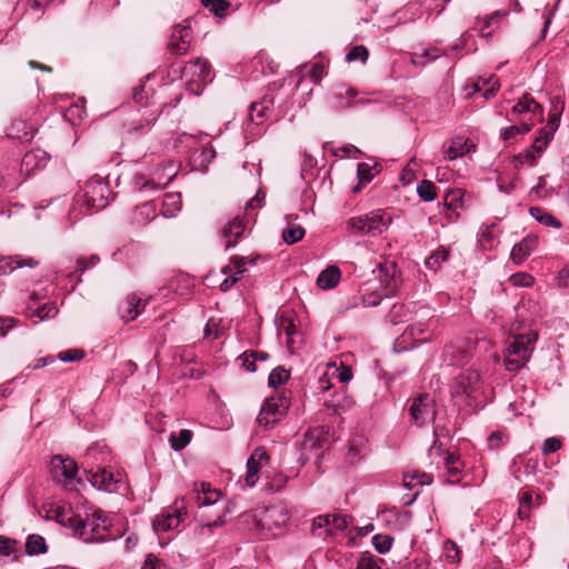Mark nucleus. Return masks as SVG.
<instances>
[{"label":"nucleus","instance_id":"obj_1","mask_svg":"<svg viewBox=\"0 0 569 569\" xmlns=\"http://www.w3.org/2000/svg\"><path fill=\"white\" fill-rule=\"evenodd\" d=\"M111 450L107 445L96 443L90 446L84 455L81 463V470L86 476V480L92 487L112 492L117 488L118 479L108 470Z\"/></svg>","mask_w":569,"mask_h":569},{"label":"nucleus","instance_id":"obj_2","mask_svg":"<svg viewBox=\"0 0 569 569\" xmlns=\"http://www.w3.org/2000/svg\"><path fill=\"white\" fill-rule=\"evenodd\" d=\"M289 520L287 506L281 502H274L258 507L251 515V537L264 540L270 537L279 536Z\"/></svg>","mask_w":569,"mask_h":569},{"label":"nucleus","instance_id":"obj_3","mask_svg":"<svg viewBox=\"0 0 569 569\" xmlns=\"http://www.w3.org/2000/svg\"><path fill=\"white\" fill-rule=\"evenodd\" d=\"M264 481L261 483V490L266 492H277L284 483V477L273 466L269 451L259 446L251 452V487L256 486L260 479Z\"/></svg>","mask_w":569,"mask_h":569},{"label":"nucleus","instance_id":"obj_4","mask_svg":"<svg viewBox=\"0 0 569 569\" xmlns=\"http://www.w3.org/2000/svg\"><path fill=\"white\" fill-rule=\"evenodd\" d=\"M168 76L172 77V80L186 78V90L193 96H200L204 87L212 81L211 67L201 58L190 60L184 66L170 62Z\"/></svg>","mask_w":569,"mask_h":569},{"label":"nucleus","instance_id":"obj_5","mask_svg":"<svg viewBox=\"0 0 569 569\" xmlns=\"http://www.w3.org/2000/svg\"><path fill=\"white\" fill-rule=\"evenodd\" d=\"M392 217L386 209H375L368 213L349 218L347 230L356 236L377 237L382 234L391 224Z\"/></svg>","mask_w":569,"mask_h":569},{"label":"nucleus","instance_id":"obj_6","mask_svg":"<svg viewBox=\"0 0 569 569\" xmlns=\"http://www.w3.org/2000/svg\"><path fill=\"white\" fill-rule=\"evenodd\" d=\"M80 467L68 455H54L50 460V475L54 482L61 483L68 491H78V486L84 485V479L79 477Z\"/></svg>","mask_w":569,"mask_h":569},{"label":"nucleus","instance_id":"obj_7","mask_svg":"<svg viewBox=\"0 0 569 569\" xmlns=\"http://www.w3.org/2000/svg\"><path fill=\"white\" fill-rule=\"evenodd\" d=\"M538 339L537 332L519 335L505 350V367L509 372H518L529 361L533 346Z\"/></svg>","mask_w":569,"mask_h":569},{"label":"nucleus","instance_id":"obj_8","mask_svg":"<svg viewBox=\"0 0 569 569\" xmlns=\"http://www.w3.org/2000/svg\"><path fill=\"white\" fill-rule=\"evenodd\" d=\"M192 20L193 18H187L172 27L166 47V61L188 53L193 39Z\"/></svg>","mask_w":569,"mask_h":569},{"label":"nucleus","instance_id":"obj_9","mask_svg":"<svg viewBox=\"0 0 569 569\" xmlns=\"http://www.w3.org/2000/svg\"><path fill=\"white\" fill-rule=\"evenodd\" d=\"M110 518L101 509L94 510L91 515L87 513L82 540L92 543L114 539L110 532Z\"/></svg>","mask_w":569,"mask_h":569},{"label":"nucleus","instance_id":"obj_10","mask_svg":"<svg viewBox=\"0 0 569 569\" xmlns=\"http://www.w3.org/2000/svg\"><path fill=\"white\" fill-rule=\"evenodd\" d=\"M187 516L188 509L184 499H176L173 505L170 507V510H163L152 521L153 530L157 532H167L176 529L180 522L186 520Z\"/></svg>","mask_w":569,"mask_h":569},{"label":"nucleus","instance_id":"obj_11","mask_svg":"<svg viewBox=\"0 0 569 569\" xmlns=\"http://www.w3.org/2000/svg\"><path fill=\"white\" fill-rule=\"evenodd\" d=\"M112 191L108 184L100 178H92L84 184L83 197L88 207L100 210L103 209L108 202Z\"/></svg>","mask_w":569,"mask_h":569},{"label":"nucleus","instance_id":"obj_12","mask_svg":"<svg viewBox=\"0 0 569 569\" xmlns=\"http://www.w3.org/2000/svg\"><path fill=\"white\" fill-rule=\"evenodd\" d=\"M435 400L427 393H419L411 401L409 415L411 420L419 427L428 423L435 416Z\"/></svg>","mask_w":569,"mask_h":569},{"label":"nucleus","instance_id":"obj_13","mask_svg":"<svg viewBox=\"0 0 569 569\" xmlns=\"http://www.w3.org/2000/svg\"><path fill=\"white\" fill-rule=\"evenodd\" d=\"M249 210V201L244 203V212L242 216L237 214L229 220L221 229L220 236L224 239V248L234 247L238 240L243 236L247 227V212Z\"/></svg>","mask_w":569,"mask_h":569},{"label":"nucleus","instance_id":"obj_14","mask_svg":"<svg viewBox=\"0 0 569 569\" xmlns=\"http://www.w3.org/2000/svg\"><path fill=\"white\" fill-rule=\"evenodd\" d=\"M50 159L51 156L43 149H32L24 153L20 164V173L26 178H29L43 170L48 166Z\"/></svg>","mask_w":569,"mask_h":569},{"label":"nucleus","instance_id":"obj_15","mask_svg":"<svg viewBox=\"0 0 569 569\" xmlns=\"http://www.w3.org/2000/svg\"><path fill=\"white\" fill-rule=\"evenodd\" d=\"M481 387V377L475 369L463 370L457 378L453 387V393L457 396L475 397Z\"/></svg>","mask_w":569,"mask_h":569},{"label":"nucleus","instance_id":"obj_16","mask_svg":"<svg viewBox=\"0 0 569 569\" xmlns=\"http://www.w3.org/2000/svg\"><path fill=\"white\" fill-rule=\"evenodd\" d=\"M328 430L325 427H317L309 429L305 433L303 441L301 443V449L305 452L315 451V457L320 459L323 455L325 448H327L328 439H327Z\"/></svg>","mask_w":569,"mask_h":569},{"label":"nucleus","instance_id":"obj_17","mask_svg":"<svg viewBox=\"0 0 569 569\" xmlns=\"http://www.w3.org/2000/svg\"><path fill=\"white\" fill-rule=\"evenodd\" d=\"M157 218V208L153 201H147L134 207L127 216V221L134 228H140Z\"/></svg>","mask_w":569,"mask_h":569},{"label":"nucleus","instance_id":"obj_18","mask_svg":"<svg viewBox=\"0 0 569 569\" xmlns=\"http://www.w3.org/2000/svg\"><path fill=\"white\" fill-rule=\"evenodd\" d=\"M279 67V63L276 62L268 52L260 50L251 58V78L256 80L260 76L276 74Z\"/></svg>","mask_w":569,"mask_h":569},{"label":"nucleus","instance_id":"obj_19","mask_svg":"<svg viewBox=\"0 0 569 569\" xmlns=\"http://www.w3.org/2000/svg\"><path fill=\"white\" fill-rule=\"evenodd\" d=\"M543 500V496L541 493H537L533 497V490L529 487L522 488L518 493V517L521 520H528L530 515L535 508H538Z\"/></svg>","mask_w":569,"mask_h":569},{"label":"nucleus","instance_id":"obj_20","mask_svg":"<svg viewBox=\"0 0 569 569\" xmlns=\"http://www.w3.org/2000/svg\"><path fill=\"white\" fill-rule=\"evenodd\" d=\"M443 466L446 469V482L450 485L460 483L463 478L465 462L456 452L447 451L443 458Z\"/></svg>","mask_w":569,"mask_h":569},{"label":"nucleus","instance_id":"obj_21","mask_svg":"<svg viewBox=\"0 0 569 569\" xmlns=\"http://www.w3.org/2000/svg\"><path fill=\"white\" fill-rule=\"evenodd\" d=\"M291 406V391H282L268 398L262 408L279 420L287 415Z\"/></svg>","mask_w":569,"mask_h":569},{"label":"nucleus","instance_id":"obj_22","mask_svg":"<svg viewBox=\"0 0 569 569\" xmlns=\"http://www.w3.org/2000/svg\"><path fill=\"white\" fill-rule=\"evenodd\" d=\"M538 243L539 238L537 234H527L521 241L512 247L510 252L511 261L517 266L522 264L533 250H536Z\"/></svg>","mask_w":569,"mask_h":569},{"label":"nucleus","instance_id":"obj_23","mask_svg":"<svg viewBox=\"0 0 569 569\" xmlns=\"http://www.w3.org/2000/svg\"><path fill=\"white\" fill-rule=\"evenodd\" d=\"M472 202V196L460 188L450 189L443 197V206L447 210L456 212L458 210H467Z\"/></svg>","mask_w":569,"mask_h":569},{"label":"nucleus","instance_id":"obj_24","mask_svg":"<svg viewBox=\"0 0 569 569\" xmlns=\"http://www.w3.org/2000/svg\"><path fill=\"white\" fill-rule=\"evenodd\" d=\"M351 517H348L347 515L341 513H335V515H320L313 519L312 528L313 530L317 528H326L329 527L327 530L330 532L332 529L338 531H343L348 528Z\"/></svg>","mask_w":569,"mask_h":569},{"label":"nucleus","instance_id":"obj_25","mask_svg":"<svg viewBox=\"0 0 569 569\" xmlns=\"http://www.w3.org/2000/svg\"><path fill=\"white\" fill-rule=\"evenodd\" d=\"M403 486L409 490L419 487L412 497L403 502L405 506H410L417 499L420 493V489L423 486H428L432 482V476L426 472L413 471L412 473H405L402 478Z\"/></svg>","mask_w":569,"mask_h":569},{"label":"nucleus","instance_id":"obj_26","mask_svg":"<svg viewBox=\"0 0 569 569\" xmlns=\"http://www.w3.org/2000/svg\"><path fill=\"white\" fill-rule=\"evenodd\" d=\"M39 261L32 257L22 258L21 256H3L0 254V276H7L18 268L29 267L34 268Z\"/></svg>","mask_w":569,"mask_h":569},{"label":"nucleus","instance_id":"obj_27","mask_svg":"<svg viewBox=\"0 0 569 569\" xmlns=\"http://www.w3.org/2000/svg\"><path fill=\"white\" fill-rule=\"evenodd\" d=\"M146 303L147 300L142 302V299L138 295H129L126 301L119 307V313L121 319L124 322H130L134 320L141 313Z\"/></svg>","mask_w":569,"mask_h":569},{"label":"nucleus","instance_id":"obj_28","mask_svg":"<svg viewBox=\"0 0 569 569\" xmlns=\"http://www.w3.org/2000/svg\"><path fill=\"white\" fill-rule=\"evenodd\" d=\"M58 522L73 531V536L82 540L83 529H86V517L73 511H61L57 515Z\"/></svg>","mask_w":569,"mask_h":569},{"label":"nucleus","instance_id":"obj_29","mask_svg":"<svg viewBox=\"0 0 569 569\" xmlns=\"http://www.w3.org/2000/svg\"><path fill=\"white\" fill-rule=\"evenodd\" d=\"M159 112H151L148 117H142L140 120L124 126V133L128 138H137L148 133L158 119Z\"/></svg>","mask_w":569,"mask_h":569},{"label":"nucleus","instance_id":"obj_30","mask_svg":"<svg viewBox=\"0 0 569 569\" xmlns=\"http://www.w3.org/2000/svg\"><path fill=\"white\" fill-rule=\"evenodd\" d=\"M273 110V98L264 96L261 101L251 102V123L262 124Z\"/></svg>","mask_w":569,"mask_h":569},{"label":"nucleus","instance_id":"obj_31","mask_svg":"<svg viewBox=\"0 0 569 569\" xmlns=\"http://www.w3.org/2000/svg\"><path fill=\"white\" fill-rule=\"evenodd\" d=\"M525 112L539 116L540 121L543 119V107L529 93H525L511 109V113L515 116L522 114Z\"/></svg>","mask_w":569,"mask_h":569},{"label":"nucleus","instance_id":"obj_32","mask_svg":"<svg viewBox=\"0 0 569 569\" xmlns=\"http://www.w3.org/2000/svg\"><path fill=\"white\" fill-rule=\"evenodd\" d=\"M509 14V10H497L490 16H487L483 20L478 21V26L473 29L478 30V33L482 38H489L492 34L490 28L492 26L498 27L499 22Z\"/></svg>","mask_w":569,"mask_h":569},{"label":"nucleus","instance_id":"obj_33","mask_svg":"<svg viewBox=\"0 0 569 569\" xmlns=\"http://www.w3.org/2000/svg\"><path fill=\"white\" fill-rule=\"evenodd\" d=\"M182 208L180 192H167L163 194L161 201V214L166 218L176 217Z\"/></svg>","mask_w":569,"mask_h":569},{"label":"nucleus","instance_id":"obj_34","mask_svg":"<svg viewBox=\"0 0 569 569\" xmlns=\"http://www.w3.org/2000/svg\"><path fill=\"white\" fill-rule=\"evenodd\" d=\"M49 547L44 537L38 533H31L27 537L24 549H22L23 555L29 557L40 556L47 553Z\"/></svg>","mask_w":569,"mask_h":569},{"label":"nucleus","instance_id":"obj_35","mask_svg":"<svg viewBox=\"0 0 569 569\" xmlns=\"http://www.w3.org/2000/svg\"><path fill=\"white\" fill-rule=\"evenodd\" d=\"M0 555L2 557L12 556V561H19L23 556L21 542L16 538L0 535Z\"/></svg>","mask_w":569,"mask_h":569},{"label":"nucleus","instance_id":"obj_36","mask_svg":"<svg viewBox=\"0 0 569 569\" xmlns=\"http://www.w3.org/2000/svg\"><path fill=\"white\" fill-rule=\"evenodd\" d=\"M340 278V269L337 266H328L319 273L317 278V284L320 289L330 290L338 284Z\"/></svg>","mask_w":569,"mask_h":569},{"label":"nucleus","instance_id":"obj_37","mask_svg":"<svg viewBox=\"0 0 569 569\" xmlns=\"http://www.w3.org/2000/svg\"><path fill=\"white\" fill-rule=\"evenodd\" d=\"M193 288V281L186 274H180L172 278L168 284V289L178 297L189 296Z\"/></svg>","mask_w":569,"mask_h":569},{"label":"nucleus","instance_id":"obj_38","mask_svg":"<svg viewBox=\"0 0 569 569\" xmlns=\"http://www.w3.org/2000/svg\"><path fill=\"white\" fill-rule=\"evenodd\" d=\"M467 141L468 140L462 137L453 138L445 151V159L452 161L468 153L470 149L468 148Z\"/></svg>","mask_w":569,"mask_h":569},{"label":"nucleus","instance_id":"obj_39","mask_svg":"<svg viewBox=\"0 0 569 569\" xmlns=\"http://www.w3.org/2000/svg\"><path fill=\"white\" fill-rule=\"evenodd\" d=\"M532 127H533V122L531 119L523 120L520 122V124H513V126L502 128L500 130V138L503 141H508L519 134L528 133L529 131H531Z\"/></svg>","mask_w":569,"mask_h":569},{"label":"nucleus","instance_id":"obj_40","mask_svg":"<svg viewBox=\"0 0 569 569\" xmlns=\"http://www.w3.org/2000/svg\"><path fill=\"white\" fill-rule=\"evenodd\" d=\"M380 272L387 281L390 291L393 292L398 286L397 278L400 276V270L395 261H386L380 264Z\"/></svg>","mask_w":569,"mask_h":569},{"label":"nucleus","instance_id":"obj_41","mask_svg":"<svg viewBox=\"0 0 569 569\" xmlns=\"http://www.w3.org/2000/svg\"><path fill=\"white\" fill-rule=\"evenodd\" d=\"M529 213L536 221H538L539 223H541L546 227H551L555 229L561 228V222L556 217H553L551 213L546 211L543 208L531 207L529 209Z\"/></svg>","mask_w":569,"mask_h":569},{"label":"nucleus","instance_id":"obj_42","mask_svg":"<svg viewBox=\"0 0 569 569\" xmlns=\"http://www.w3.org/2000/svg\"><path fill=\"white\" fill-rule=\"evenodd\" d=\"M449 250L440 246L432 251L425 260V266L435 272H437L441 264L449 259Z\"/></svg>","mask_w":569,"mask_h":569},{"label":"nucleus","instance_id":"obj_43","mask_svg":"<svg viewBox=\"0 0 569 569\" xmlns=\"http://www.w3.org/2000/svg\"><path fill=\"white\" fill-rule=\"evenodd\" d=\"M193 432L189 429H181L178 433L171 432L169 436L170 447L173 451L183 450L192 440Z\"/></svg>","mask_w":569,"mask_h":569},{"label":"nucleus","instance_id":"obj_44","mask_svg":"<svg viewBox=\"0 0 569 569\" xmlns=\"http://www.w3.org/2000/svg\"><path fill=\"white\" fill-rule=\"evenodd\" d=\"M375 177L376 176L372 172V170L370 169V163L369 162H360V163H358V166H357L358 183L352 188V192L353 193L360 192L362 187L368 184V183H370L373 180Z\"/></svg>","mask_w":569,"mask_h":569},{"label":"nucleus","instance_id":"obj_45","mask_svg":"<svg viewBox=\"0 0 569 569\" xmlns=\"http://www.w3.org/2000/svg\"><path fill=\"white\" fill-rule=\"evenodd\" d=\"M176 176V171L171 172L164 181H154L153 179H147L144 177L134 178V187L141 190H160L163 189Z\"/></svg>","mask_w":569,"mask_h":569},{"label":"nucleus","instance_id":"obj_46","mask_svg":"<svg viewBox=\"0 0 569 569\" xmlns=\"http://www.w3.org/2000/svg\"><path fill=\"white\" fill-rule=\"evenodd\" d=\"M220 492L216 489H211L209 483H201V493L197 495L198 507H206L216 505L219 500Z\"/></svg>","mask_w":569,"mask_h":569},{"label":"nucleus","instance_id":"obj_47","mask_svg":"<svg viewBox=\"0 0 569 569\" xmlns=\"http://www.w3.org/2000/svg\"><path fill=\"white\" fill-rule=\"evenodd\" d=\"M231 262L234 264V268L238 269L236 274L227 277L220 284L221 291H228L231 287H233L239 278L238 274L243 273L246 270L242 267L247 263L246 257H232Z\"/></svg>","mask_w":569,"mask_h":569},{"label":"nucleus","instance_id":"obj_48","mask_svg":"<svg viewBox=\"0 0 569 569\" xmlns=\"http://www.w3.org/2000/svg\"><path fill=\"white\" fill-rule=\"evenodd\" d=\"M417 194L425 202L437 198V187L431 180L423 179L417 184Z\"/></svg>","mask_w":569,"mask_h":569},{"label":"nucleus","instance_id":"obj_49","mask_svg":"<svg viewBox=\"0 0 569 569\" xmlns=\"http://www.w3.org/2000/svg\"><path fill=\"white\" fill-rule=\"evenodd\" d=\"M224 333V327L221 325V320L211 317L203 329V338L207 340L219 339Z\"/></svg>","mask_w":569,"mask_h":569},{"label":"nucleus","instance_id":"obj_50","mask_svg":"<svg viewBox=\"0 0 569 569\" xmlns=\"http://www.w3.org/2000/svg\"><path fill=\"white\" fill-rule=\"evenodd\" d=\"M399 19L416 20L422 17L423 10L420 2L410 1L398 11Z\"/></svg>","mask_w":569,"mask_h":569},{"label":"nucleus","instance_id":"obj_51","mask_svg":"<svg viewBox=\"0 0 569 569\" xmlns=\"http://www.w3.org/2000/svg\"><path fill=\"white\" fill-rule=\"evenodd\" d=\"M11 137L29 141L33 138V128L23 120H17L11 126Z\"/></svg>","mask_w":569,"mask_h":569},{"label":"nucleus","instance_id":"obj_52","mask_svg":"<svg viewBox=\"0 0 569 569\" xmlns=\"http://www.w3.org/2000/svg\"><path fill=\"white\" fill-rule=\"evenodd\" d=\"M539 154L532 150L530 147L513 156L515 167L518 169L520 166L528 164L529 167H533L537 164Z\"/></svg>","mask_w":569,"mask_h":569},{"label":"nucleus","instance_id":"obj_53","mask_svg":"<svg viewBox=\"0 0 569 569\" xmlns=\"http://www.w3.org/2000/svg\"><path fill=\"white\" fill-rule=\"evenodd\" d=\"M441 56H442V52L440 49H438L436 47L428 48V49H423L420 53L416 52L415 57L412 59V62L415 64L423 66L426 62L435 61L436 59H438Z\"/></svg>","mask_w":569,"mask_h":569},{"label":"nucleus","instance_id":"obj_54","mask_svg":"<svg viewBox=\"0 0 569 569\" xmlns=\"http://www.w3.org/2000/svg\"><path fill=\"white\" fill-rule=\"evenodd\" d=\"M53 0H28L26 7V14H33L36 20H39L44 13L46 8Z\"/></svg>","mask_w":569,"mask_h":569},{"label":"nucleus","instance_id":"obj_55","mask_svg":"<svg viewBox=\"0 0 569 569\" xmlns=\"http://www.w3.org/2000/svg\"><path fill=\"white\" fill-rule=\"evenodd\" d=\"M305 229L299 226H290L282 231V239L288 244H295L305 237Z\"/></svg>","mask_w":569,"mask_h":569},{"label":"nucleus","instance_id":"obj_56","mask_svg":"<svg viewBox=\"0 0 569 569\" xmlns=\"http://www.w3.org/2000/svg\"><path fill=\"white\" fill-rule=\"evenodd\" d=\"M201 4L218 18L224 17L230 6L226 0H201Z\"/></svg>","mask_w":569,"mask_h":569},{"label":"nucleus","instance_id":"obj_57","mask_svg":"<svg viewBox=\"0 0 569 569\" xmlns=\"http://www.w3.org/2000/svg\"><path fill=\"white\" fill-rule=\"evenodd\" d=\"M290 378V372L286 370L283 367L278 366L269 373L268 383L272 388H277L278 386L284 383Z\"/></svg>","mask_w":569,"mask_h":569},{"label":"nucleus","instance_id":"obj_58","mask_svg":"<svg viewBox=\"0 0 569 569\" xmlns=\"http://www.w3.org/2000/svg\"><path fill=\"white\" fill-rule=\"evenodd\" d=\"M393 543V537L390 535L377 533L372 537V545L380 555L387 553Z\"/></svg>","mask_w":569,"mask_h":569},{"label":"nucleus","instance_id":"obj_59","mask_svg":"<svg viewBox=\"0 0 569 569\" xmlns=\"http://www.w3.org/2000/svg\"><path fill=\"white\" fill-rule=\"evenodd\" d=\"M100 262V257L98 254H91L88 258H79L77 260V267L74 271L69 272L68 277L73 278L76 273H83L87 269L97 266Z\"/></svg>","mask_w":569,"mask_h":569},{"label":"nucleus","instance_id":"obj_60","mask_svg":"<svg viewBox=\"0 0 569 569\" xmlns=\"http://www.w3.org/2000/svg\"><path fill=\"white\" fill-rule=\"evenodd\" d=\"M369 58V50L363 44L352 47L346 54L348 62L360 61L365 63Z\"/></svg>","mask_w":569,"mask_h":569},{"label":"nucleus","instance_id":"obj_61","mask_svg":"<svg viewBox=\"0 0 569 569\" xmlns=\"http://www.w3.org/2000/svg\"><path fill=\"white\" fill-rule=\"evenodd\" d=\"M382 562L381 558L368 553L360 557L356 569H381L380 563Z\"/></svg>","mask_w":569,"mask_h":569},{"label":"nucleus","instance_id":"obj_62","mask_svg":"<svg viewBox=\"0 0 569 569\" xmlns=\"http://www.w3.org/2000/svg\"><path fill=\"white\" fill-rule=\"evenodd\" d=\"M58 313V308L56 303L48 302L40 307H38L33 312L32 316H36L39 318L40 321L49 318H53Z\"/></svg>","mask_w":569,"mask_h":569},{"label":"nucleus","instance_id":"obj_63","mask_svg":"<svg viewBox=\"0 0 569 569\" xmlns=\"http://www.w3.org/2000/svg\"><path fill=\"white\" fill-rule=\"evenodd\" d=\"M86 356L82 349H68L59 352L56 357V360L59 359L62 362H74L83 359Z\"/></svg>","mask_w":569,"mask_h":569},{"label":"nucleus","instance_id":"obj_64","mask_svg":"<svg viewBox=\"0 0 569 569\" xmlns=\"http://www.w3.org/2000/svg\"><path fill=\"white\" fill-rule=\"evenodd\" d=\"M551 140H552L551 137H549L542 130H539V133L535 138L530 148L532 150H535L540 156L545 151V149L548 147V144L550 143Z\"/></svg>","mask_w":569,"mask_h":569}]
</instances>
